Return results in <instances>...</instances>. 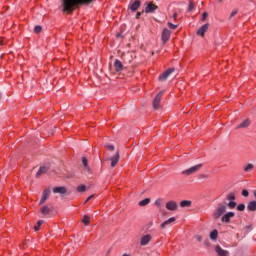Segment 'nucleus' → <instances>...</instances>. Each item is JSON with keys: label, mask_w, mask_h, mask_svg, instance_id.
Returning a JSON list of instances; mask_svg holds the SVG:
<instances>
[{"label": "nucleus", "mask_w": 256, "mask_h": 256, "mask_svg": "<svg viewBox=\"0 0 256 256\" xmlns=\"http://www.w3.org/2000/svg\"><path fill=\"white\" fill-rule=\"evenodd\" d=\"M226 199L227 201H235V193H229Z\"/></svg>", "instance_id": "nucleus-30"}, {"label": "nucleus", "mask_w": 256, "mask_h": 256, "mask_svg": "<svg viewBox=\"0 0 256 256\" xmlns=\"http://www.w3.org/2000/svg\"><path fill=\"white\" fill-rule=\"evenodd\" d=\"M253 169H255V165L253 164H247L246 166H244L245 173H251Z\"/></svg>", "instance_id": "nucleus-22"}, {"label": "nucleus", "mask_w": 256, "mask_h": 256, "mask_svg": "<svg viewBox=\"0 0 256 256\" xmlns=\"http://www.w3.org/2000/svg\"><path fill=\"white\" fill-rule=\"evenodd\" d=\"M215 251L218 256H229V251L223 250V248H221L219 245L215 247Z\"/></svg>", "instance_id": "nucleus-14"}, {"label": "nucleus", "mask_w": 256, "mask_h": 256, "mask_svg": "<svg viewBox=\"0 0 256 256\" xmlns=\"http://www.w3.org/2000/svg\"><path fill=\"white\" fill-rule=\"evenodd\" d=\"M207 16H208L207 12H204L202 14V21H205V19H207Z\"/></svg>", "instance_id": "nucleus-40"}, {"label": "nucleus", "mask_w": 256, "mask_h": 256, "mask_svg": "<svg viewBox=\"0 0 256 256\" xmlns=\"http://www.w3.org/2000/svg\"><path fill=\"white\" fill-rule=\"evenodd\" d=\"M151 239H152V237H151L150 234L144 235V236L141 238V240H140V245H141L142 247H145V245H149V243L151 242Z\"/></svg>", "instance_id": "nucleus-10"}, {"label": "nucleus", "mask_w": 256, "mask_h": 256, "mask_svg": "<svg viewBox=\"0 0 256 256\" xmlns=\"http://www.w3.org/2000/svg\"><path fill=\"white\" fill-rule=\"evenodd\" d=\"M237 211H245V204H239L237 206Z\"/></svg>", "instance_id": "nucleus-34"}, {"label": "nucleus", "mask_w": 256, "mask_h": 256, "mask_svg": "<svg viewBox=\"0 0 256 256\" xmlns=\"http://www.w3.org/2000/svg\"><path fill=\"white\" fill-rule=\"evenodd\" d=\"M177 17H178V14H177V13H174V14H173V19H177Z\"/></svg>", "instance_id": "nucleus-44"}, {"label": "nucleus", "mask_w": 256, "mask_h": 256, "mask_svg": "<svg viewBox=\"0 0 256 256\" xmlns=\"http://www.w3.org/2000/svg\"><path fill=\"white\" fill-rule=\"evenodd\" d=\"M106 149H108V151H115V146L108 144L105 146Z\"/></svg>", "instance_id": "nucleus-33"}, {"label": "nucleus", "mask_w": 256, "mask_h": 256, "mask_svg": "<svg viewBox=\"0 0 256 256\" xmlns=\"http://www.w3.org/2000/svg\"><path fill=\"white\" fill-rule=\"evenodd\" d=\"M149 203H151V199L146 198V199L140 201L139 205H140V207H145L146 205H149Z\"/></svg>", "instance_id": "nucleus-25"}, {"label": "nucleus", "mask_w": 256, "mask_h": 256, "mask_svg": "<svg viewBox=\"0 0 256 256\" xmlns=\"http://www.w3.org/2000/svg\"><path fill=\"white\" fill-rule=\"evenodd\" d=\"M50 212H51V208H49V206H42L41 207L42 215H49Z\"/></svg>", "instance_id": "nucleus-24"}, {"label": "nucleus", "mask_w": 256, "mask_h": 256, "mask_svg": "<svg viewBox=\"0 0 256 256\" xmlns=\"http://www.w3.org/2000/svg\"><path fill=\"white\" fill-rule=\"evenodd\" d=\"M209 29V24H204L198 31L197 35H201V37L205 36V33H207V30Z\"/></svg>", "instance_id": "nucleus-16"}, {"label": "nucleus", "mask_w": 256, "mask_h": 256, "mask_svg": "<svg viewBox=\"0 0 256 256\" xmlns=\"http://www.w3.org/2000/svg\"><path fill=\"white\" fill-rule=\"evenodd\" d=\"M47 167L42 166L39 168L38 172L36 173V177H41V175H43V173H47Z\"/></svg>", "instance_id": "nucleus-20"}, {"label": "nucleus", "mask_w": 256, "mask_h": 256, "mask_svg": "<svg viewBox=\"0 0 256 256\" xmlns=\"http://www.w3.org/2000/svg\"><path fill=\"white\" fill-rule=\"evenodd\" d=\"M92 0H62V11L64 13H72L77 5H89Z\"/></svg>", "instance_id": "nucleus-1"}, {"label": "nucleus", "mask_w": 256, "mask_h": 256, "mask_svg": "<svg viewBox=\"0 0 256 256\" xmlns=\"http://www.w3.org/2000/svg\"><path fill=\"white\" fill-rule=\"evenodd\" d=\"M43 223H45L43 220H40L37 222V225L34 226V231H39L41 225H43Z\"/></svg>", "instance_id": "nucleus-31"}, {"label": "nucleus", "mask_w": 256, "mask_h": 256, "mask_svg": "<svg viewBox=\"0 0 256 256\" xmlns=\"http://www.w3.org/2000/svg\"><path fill=\"white\" fill-rule=\"evenodd\" d=\"M90 221H91V217H89L88 215H85L83 217L82 222L84 223V225H86V226L89 225Z\"/></svg>", "instance_id": "nucleus-27"}, {"label": "nucleus", "mask_w": 256, "mask_h": 256, "mask_svg": "<svg viewBox=\"0 0 256 256\" xmlns=\"http://www.w3.org/2000/svg\"><path fill=\"white\" fill-rule=\"evenodd\" d=\"M235 15H237V10L232 11L230 17H235Z\"/></svg>", "instance_id": "nucleus-41"}, {"label": "nucleus", "mask_w": 256, "mask_h": 256, "mask_svg": "<svg viewBox=\"0 0 256 256\" xmlns=\"http://www.w3.org/2000/svg\"><path fill=\"white\" fill-rule=\"evenodd\" d=\"M82 164L84 165V167H87V168H88V165H87V158H85V157L82 158Z\"/></svg>", "instance_id": "nucleus-38"}, {"label": "nucleus", "mask_w": 256, "mask_h": 256, "mask_svg": "<svg viewBox=\"0 0 256 256\" xmlns=\"http://www.w3.org/2000/svg\"><path fill=\"white\" fill-rule=\"evenodd\" d=\"M141 7V1L135 0L134 2H130L129 9L133 12L137 11Z\"/></svg>", "instance_id": "nucleus-13"}, {"label": "nucleus", "mask_w": 256, "mask_h": 256, "mask_svg": "<svg viewBox=\"0 0 256 256\" xmlns=\"http://www.w3.org/2000/svg\"><path fill=\"white\" fill-rule=\"evenodd\" d=\"M177 207H178L177 202L173 200L166 203V209L168 211H177Z\"/></svg>", "instance_id": "nucleus-12"}, {"label": "nucleus", "mask_w": 256, "mask_h": 256, "mask_svg": "<svg viewBox=\"0 0 256 256\" xmlns=\"http://www.w3.org/2000/svg\"><path fill=\"white\" fill-rule=\"evenodd\" d=\"M87 187L85 185H80L77 187L78 193H84L86 191Z\"/></svg>", "instance_id": "nucleus-29"}, {"label": "nucleus", "mask_w": 256, "mask_h": 256, "mask_svg": "<svg viewBox=\"0 0 256 256\" xmlns=\"http://www.w3.org/2000/svg\"><path fill=\"white\" fill-rule=\"evenodd\" d=\"M42 30L43 28L41 26H35L34 28L35 33H41Z\"/></svg>", "instance_id": "nucleus-35"}, {"label": "nucleus", "mask_w": 256, "mask_h": 256, "mask_svg": "<svg viewBox=\"0 0 256 256\" xmlns=\"http://www.w3.org/2000/svg\"><path fill=\"white\" fill-rule=\"evenodd\" d=\"M91 199H93V195H90V196L86 199L85 203H87L88 201H91Z\"/></svg>", "instance_id": "nucleus-42"}, {"label": "nucleus", "mask_w": 256, "mask_h": 256, "mask_svg": "<svg viewBox=\"0 0 256 256\" xmlns=\"http://www.w3.org/2000/svg\"><path fill=\"white\" fill-rule=\"evenodd\" d=\"M196 239H197V241H201L202 238H201V236H197Z\"/></svg>", "instance_id": "nucleus-45"}, {"label": "nucleus", "mask_w": 256, "mask_h": 256, "mask_svg": "<svg viewBox=\"0 0 256 256\" xmlns=\"http://www.w3.org/2000/svg\"><path fill=\"white\" fill-rule=\"evenodd\" d=\"M175 221V217H171L168 220H166L165 222H163L161 224V229H165V227H167V225H171V223H174Z\"/></svg>", "instance_id": "nucleus-18"}, {"label": "nucleus", "mask_w": 256, "mask_h": 256, "mask_svg": "<svg viewBox=\"0 0 256 256\" xmlns=\"http://www.w3.org/2000/svg\"><path fill=\"white\" fill-rule=\"evenodd\" d=\"M119 150L116 151L115 155L110 157V161H111V167H117V163H119Z\"/></svg>", "instance_id": "nucleus-9"}, {"label": "nucleus", "mask_w": 256, "mask_h": 256, "mask_svg": "<svg viewBox=\"0 0 256 256\" xmlns=\"http://www.w3.org/2000/svg\"><path fill=\"white\" fill-rule=\"evenodd\" d=\"M114 67L116 71H123V63H121L119 60H115Z\"/></svg>", "instance_id": "nucleus-19"}, {"label": "nucleus", "mask_w": 256, "mask_h": 256, "mask_svg": "<svg viewBox=\"0 0 256 256\" xmlns=\"http://www.w3.org/2000/svg\"><path fill=\"white\" fill-rule=\"evenodd\" d=\"M53 193H59L60 195H65L67 193V188L60 186V187H54L53 188Z\"/></svg>", "instance_id": "nucleus-17"}, {"label": "nucleus", "mask_w": 256, "mask_h": 256, "mask_svg": "<svg viewBox=\"0 0 256 256\" xmlns=\"http://www.w3.org/2000/svg\"><path fill=\"white\" fill-rule=\"evenodd\" d=\"M235 217V212H227L221 218L222 223H229Z\"/></svg>", "instance_id": "nucleus-5"}, {"label": "nucleus", "mask_w": 256, "mask_h": 256, "mask_svg": "<svg viewBox=\"0 0 256 256\" xmlns=\"http://www.w3.org/2000/svg\"><path fill=\"white\" fill-rule=\"evenodd\" d=\"M249 125H251V120L247 118L237 126V129H247Z\"/></svg>", "instance_id": "nucleus-15"}, {"label": "nucleus", "mask_w": 256, "mask_h": 256, "mask_svg": "<svg viewBox=\"0 0 256 256\" xmlns=\"http://www.w3.org/2000/svg\"><path fill=\"white\" fill-rule=\"evenodd\" d=\"M49 195H51V190L45 189L42 194V198L39 202V205H43L47 199H49Z\"/></svg>", "instance_id": "nucleus-11"}, {"label": "nucleus", "mask_w": 256, "mask_h": 256, "mask_svg": "<svg viewBox=\"0 0 256 256\" xmlns=\"http://www.w3.org/2000/svg\"><path fill=\"white\" fill-rule=\"evenodd\" d=\"M155 205H156V207H161V205H163V199H157L155 201Z\"/></svg>", "instance_id": "nucleus-32"}, {"label": "nucleus", "mask_w": 256, "mask_h": 256, "mask_svg": "<svg viewBox=\"0 0 256 256\" xmlns=\"http://www.w3.org/2000/svg\"><path fill=\"white\" fill-rule=\"evenodd\" d=\"M174 71H175V68H169L159 76V81H167V78L169 77V75H171V73H173Z\"/></svg>", "instance_id": "nucleus-4"}, {"label": "nucleus", "mask_w": 256, "mask_h": 256, "mask_svg": "<svg viewBox=\"0 0 256 256\" xmlns=\"http://www.w3.org/2000/svg\"><path fill=\"white\" fill-rule=\"evenodd\" d=\"M141 17V12H137L136 19H139Z\"/></svg>", "instance_id": "nucleus-43"}, {"label": "nucleus", "mask_w": 256, "mask_h": 256, "mask_svg": "<svg viewBox=\"0 0 256 256\" xmlns=\"http://www.w3.org/2000/svg\"><path fill=\"white\" fill-rule=\"evenodd\" d=\"M171 39V30L165 28L162 32V41L163 43H167Z\"/></svg>", "instance_id": "nucleus-7"}, {"label": "nucleus", "mask_w": 256, "mask_h": 256, "mask_svg": "<svg viewBox=\"0 0 256 256\" xmlns=\"http://www.w3.org/2000/svg\"><path fill=\"white\" fill-rule=\"evenodd\" d=\"M225 213H227V206L225 204H218L212 214V217L215 219V221H217L218 219H221Z\"/></svg>", "instance_id": "nucleus-2"}, {"label": "nucleus", "mask_w": 256, "mask_h": 256, "mask_svg": "<svg viewBox=\"0 0 256 256\" xmlns=\"http://www.w3.org/2000/svg\"><path fill=\"white\" fill-rule=\"evenodd\" d=\"M168 27H169L170 29H177V25H175V24H173V23H171V22L168 23Z\"/></svg>", "instance_id": "nucleus-36"}, {"label": "nucleus", "mask_w": 256, "mask_h": 256, "mask_svg": "<svg viewBox=\"0 0 256 256\" xmlns=\"http://www.w3.org/2000/svg\"><path fill=\"white\" fill-rule=\"evenodd\" d=\"M194 7H195V4H193V2H190L188 6V11H191L192 9H194Z\"/></svg>", "instance_id": "nucleus-37"}, {"label": "nucleus", "mask_w": 256, "mask_h": 256, "mask_svg": "<svg viewBox=\"0 0 256 256\" xmlns=\"http://www.w3.org/2000/svg\"><path fill=\"white\" fill-rule=\"evenodd\" d=\"M0 45H3V42H0Z\"/></svg>", "instance_id": "nucleus-46"}, {"label": "nucleus", "mask_w": 256, "mask_h": 256, "mask_svg": "<svg viewBox=\"0 0 256 256\" xmlns=\"http://www.w3.org/2000/svg\"><path fill=\"white\" fill-rule=\"evenodd\" d=\"M247 209L248 211H256V201L249 202Z\"/></svg>", "instance_id": "nucleus-23"}, {"label": "nucleus", "mask_w": 256, "mask_h": 256, "mask_svg": "<svg viewBox=\"0 0 256 256\" xmlns=\"http://www.w3.org/2000/svg\"><path fill=\"white\" fill-rule=\"evenodd\" d=\"M227 207H229V209H235V207H237V202L229 201V203L227 204Z\"/></svg>", "instance_id": "nucleus-28"}, {"label": "nucleus", "mask_w": 256, "mask_h": 256, "mask_svg": "<svg viewBox=\"0 0 256 256\" xmlns=\"http://www.w3.org/2000/svg\"><path fill=\"white\" fill-rule=\"evenodd\" d=\"M0 99H1V94H0Z\"/></svg>", "instance_id": "nucleus-47"}, {"label": "nucleus", "mask_w": 256, "mask_h": 256, "mask_svg": "<svg viewBox=\"0 0 256 256\" xmlns=\"http://www.w3.org/2000/svg\"><path fill=\"white\" fill-rule=\"evenodd\" d=\"M161 97H163V92H159L153 101V109H159V103H161Z\"/></svg>", "instance_id": "nucleus-8"}, {"label": "nucleus", "mask_w": 256, "mask_h": 256, "mask_svg": "<svg viewBox=\"0 0 256 256\" xmlns=\"http://www.w3.org/2000/svg\"><path fill=\"white\" fill-rule=\"evenodd\" d=\"M242 195H243V197H249V191L242 190Z\"/></svg>", "instance_id": "nucleus-39"}, {"label": "nucleus", "mask_w": 256, "mask_h": 256, "mask_svg": "<svg viewBox=\"0 0 256 256\" xmlns=\"http://www.w3.org/2000/svg\"><path fill=\"white\" fill-rule=\"evenodd\" d=\"M180 207H191V201L190 200L181 201Z\"/></svg>", "instance_id": "nucleus-26"}, {"label": "nucleus", "mask_w": 256, "mask_h": 256, "mask_svg": "<svg viewBox=\"0 0 256 256\" xmlns=\"http://www.w3.org/2000/svg\"><path fill=\"white\" fill-rule=\"evenodd\" d=\"M157 9H159V7L157 5H155L153 2H150L147 4V6L145 8V13H155V11H157Z\"/></svg>", "instance_id": "nucleus-6"}, {"label": "nucleus", "mask_w": 256, "mask_h": 256, "mask_svg": "<svg viewBox=\"0 0 256 256\" xmlns=\"http://www.w3.org/2000/svg\"><path fill=\"white\" fill-rule=\"evenodd\" d=\"M217 237H219V232L217 230H213L211 233H210V239L212 241H217Z\"/></svg>", "instance_id": "nucleus-21"}, {"label": "nucleus", "mask_w": 256, "mask_h": 256, "mask_svg": "<svg viewBox=\"0 0 256 256\" xmlns=\"http://www.w3.org/2000/svg\"><path fill=\"white\" fill-rule=\"evenodd\" d=\"M201 167H203V165H201V164L192 166L191 168L184 170L183 174L184 175H193V173H197V171H199V169H201Z\"/></svg>", "instance_id": "nucleus-3"}]
</instances>
